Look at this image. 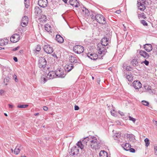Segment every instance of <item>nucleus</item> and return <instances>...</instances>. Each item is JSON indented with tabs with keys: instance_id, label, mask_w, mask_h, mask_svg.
Masks as SVG:
<instances>
[{
	"instance_id": "bb28decb",
	"label": "nucleus",
	"mask_w": 157,
	"mask_h": 157,
	"mask_svg": "<svg viewBox=\"0 0 157 157\" xmlns=\"http://www.w3.org/2000/svg\"><path fill=\"white\" fill-rule=\"evenodd\" d=\"M99 155L100 157H108V153L105 151H101Z\"/></svg>"
},
{
	"instance_id": "7c9ffc66",
	"label": "nucleus",
	"mask_w": 157,
	"mask_h": 157,
	"mask_svg": "<svg viewBox=\"0 0 157 157\" xmlns=\"http://www.w3.org/2000/svg\"><path fill=\"white\" fill-rule=\"evenodd\" d=\"M34 10V12L36 13V14H38L42 12L41 10L39 7L37 6H36L35 7Z\"/></svg>"
},
{
	"instance_id": "a19ab883",
	"label": "nucleus",
	"mask_w": 157,
	"mask_h": 157,
	"mask_svg": "<svg viewBox=\"0 0 157 157\" xmlns=\"http://www.w3.org/2000/svg\"><path fill=\"white\" fill-rule=\"evenodd\" d=\"M9 78L8 77L5 78L4 79V83H5L6 82V85H7V83L9 82Z\"/></svg>"
},
{
	"instance_id": "aec40b11",
	"label": "nucleus",
	"mask_w": 157,
	"mask_h": 157,
	"mask_svg": "<svg viewBox=\"0 0 157 157\" xmlns=\"http://www.w3.org/2000/svg\"><path fill=\"white\" fill-rule=\"evenodd\" d=\"M47 75L49 77L48 78L50 79H53L54 78L56 77V71H49L48 74Z\"/></svg>"
},
{
	"instance_id": "8fccbe9b",
	"label": "nucleus",
	"mask_w": 157,
	"mask_h": 157,
	"mask_svg": "<svg viewBox=\"0 0 157 157\" xmlns=\"http://www.w3.org/2000/svg\"><path fill=\"white\" fill-rule=\"evenodd\" d=\"M19 48H20V47L19 46L15 47L13 49V51H16Z\"/></svg>"
},
{
	"instance_id": "a878e982",
	"label": "nucleus",
	"mask_w": 157,
	"mask_h": 157,
	"mask_svg": "<svg viewBox=\"0 0 157 157\" xmlns=\"http://www.w3.org/2000/svg\"><path fill=\"white\" fill-rule=\"evenodd\" d=\"M137 4L139 5L138 6L139 9L141 11H144L146 9L144 5L140 2H138Z\"/></svg>"
},
{
	"instance_id": "7ed1b4c3",
	"label": "nucleus",
	"mask_w": 157,
	"mask_h": 157,
	"mask_svg": "<svg viewBox=\"0 0 157 157\" xmlns=\"http://www.w3.org/2000/svg\"><path fill=\"white\" fill-rule=\"evenodd\" d=\"M97 46L99 54H102L103 55L105 54L107 52L106 48H108V47H105L104 46L100 44H98L97 45Z\"/></svg>"
},
{
	"instance_id": "c03bdc74",
	"label": "nucleus",
	"mask_w": 157,
	"mask_h": 157,
	"mask_svg": "<svg viewBox=\"0 0 157 157\" xmlns=\"http://www.w3.org/2000/svg\"><path fill=\"white\" fill-rule=\"evenodd\" d=\"M132 69V67L129 66H127L126 68L125 69L128 71H131V69Z\"/></svg>"
},
{
	"instance_id": "a18cd8bd",
	"label": "nucleus",
	"mask_w": 157,
	"mask_h": 157,
	"mask_svg": "<svg viewBox=\"0 0 157 157\" xmlns=\"http://www.w3.org/2000/svg\"><path fill=\"white\" fill-rule=\"evenodd\" d=\"M129 119L130 120L132 121L133 122H135L136 121V119L134 118L131 116H129L128 117Z\"/></svg>"
},
{
	"instance_id": "4468645a",
	"label": "nucleus",
	"mask_w": 157,
	"mask_h": 157,
	"mask_svg": "<svg viewBox=\"0 0 157 157\" xmlns=\"http://www.w3.org/2000/svg\"><path fill=\"white\" fill-rule=\"evenodd\" d=\"M48 4L47 0H39L38 1V5L40 6L43 8L47 6Z\"/></svg>"
},
{
	"instance_id": "f3484780",
	"label": "nucleus",
	"mask_w": 157,
	"mask_h": 157,
	"mask_svg": "<svg viewBox=\"0 0 157 157\" xmlns=\"http://www.w3.org/2000/svg\"><path fill=\"white\" fill-rule=\"evenodd\" d=\"M69 3L71 5L75 7H78L79 4L78 1L77 0H70Z\"/></svg>"
},
{
	"instance_id": "69168bd1",
	"label": "nucleus",
	"mask_w": 157,
	"mask_h": 157,
	"mask_svg": "<svg viewBox=\"0 0 157 157\" xmlns=\"http://www.w3.org/2000/svg\"><path fill=\"white\" fill-rule=\"evenodd\" d=\"M52 56H53L54 57H57V56H56V55L55 54H52Z\"/></svg>"
},
{
	"instance_id": "9b49d317",
	"label": "nucleus",
	"mask_w": 157,
	"mask_h": 157,
	"mask_svg": "<svg viewBox=\"0 0 157 157\" xmlns=\"http://www.w3.org/2000/svg\"><path fill=\"white\" fill-rule=\"evenodd\" d=\"M20 35L15 33L13 34L10 38V41L12 43H16L20 40Z\"/></svg>"
},
{
	"instance_id": "20e7f679",
	"label": "nucleus",
	"mask_w": 157,
	"mask_h": 157,
	"mask_svg": "<svg viewBox=\"0 0 157 157\" xmlns=\"http://www.w3.org/2000/svg\"><path fill=\"white\" fill-rule=\"evenodd\" d=\"M47 64V60L44 57H41L39 58L38 60V66L40 68H44L46 66Z\"/></svg>"
},
{
	"instance_id": "9d476101",
	"label": "nucleus",
	"mask_w": 157,
	"mask_h": 157,
	"mask_svg": "<svg viewBox=\"0 0 157 157\" xmlns=\"http://www.w3.org/2000/svg\"><path fill=\"white\" fill-rule=\"evenodd\" d=\"M44 49L46 53L49 54L52 53L53 51L52 47L48 44L45 45L44 46Z\"/></svg>"
},
{
	"instance_id": "58836bf2",
	"label": "nucleus",
	"mask_w": 157,
	"mask_h": 157,
	"mask_svg": "<svg viewBox=\"0 0 157 157\" xmlns=\"http://www.w3.org/2000/svg\"><path fill=\"white\" fill-rule=\"evenodd\" d=\"M29 0L27 2H24V4L26 8H28L29 6Z\"/></svg>"
},
{
	"instance_id": "c85d7f7f",
	"label": "nucleus",
	"mask_w": 157,
	"mask_h": 157,
	"mask_svg": "<svg viewBox=\"0 0 157 157\" xmlns=\"http://www.w3.org/2000/svg\"><path fill=\"white\" fill-rule=\"evenodd\" d=\"M69 60L71 63H77V60L76 59V58L72 56H70L69 57Z\"/></svg>"
},
{
	"instance_id": "f704fd0d",
	"label": "nucleus",
	"mask_w": 157,
	"mask_h": 157,
	"mask_svg": "<svg viewBox=\"0 0 157 157\" xmlns=\"http://www.w3.org/2000/svg\"><path fill=\"white\" fill-rule=\"evenodd\" d=\"M144 141L145 144V146L147 147L150 144V142L149 139L147 138H146L145 139Z\"/></svg>"
},
{
	"instance_id": "49530a36",
	"label": "nucleus",
	"mask_w": 157,
	"mask_h": 157,
	"mask_svg": "<svg viewBox=\"0 0 157 157\" xmlns=\"http://www.w3.org/2000/svg\"><path fill=\"white\" fill-rule=\"evenodd\" d=\"M129 151L132 153H135L136 151L133 148H130L129 149Z\"/></svg>"
},
{
	"instance_id": "cd10ccee",
	"label": "nucleus",
	"mask_w": 157,
	"mask_h": 157,
	"mask_svg": "<svg viewBox=\"0 0 157 157\" xmlns=\"http://www.w3.org/2000/svg\"><path fill=\"white\" fill-rule=\"evenodd\" d=\"M8 40L6 38L0 40V45L3 46L8 44Z\"/></svg>"
},
{
	"instance_id": "423d86ee",
	"label": "nucleus",
	"mask_w": 157,
	"mask_h": 157,
	"mask_svg": "<svg viewBox=\"0 0 157 157\" xmlns=\"http://www.w3.org/2000/svg\"><path fill=\"white\" fill-rule=\"evenodd\" d=\"M56 76L57 78H63L66 75V72L63 69H57L56 71Z\"/></svg>"
},
{
	"instance_id": "b1692460",
	"label": "nucleus",
	"mask_w": 157,
	"mask_h": 157,
	"mask_svg": "<svg viewBox=\"0 0 157 157\" xmlns=\"http://www.w3.org/2000/svg\"><path fill=\"white\" fill-rule=\"evenodd\" d=\"M138 59H136L135 58L133 59L131 62V63L132 65L134 67H136L138 66V62L137 61Z\"/></svg>"
},
{
	"instance_id": "f8f14e48",
	"label": "nucleus",
	"mask_w": 157,
	"mask_h": 157,
	"mask_svg": "<svg viewBox=\"0 0 157 157\" xmlns=\"http://www.w3.org/2000/svg\"><path fill=\"white\" fill-rule=\"evenodd\" d=\"M133 85L136 89H139L142 87V84L138 80L134 81L133 82Z\"/></svg>"
},
{
	"instance_id": "f03ea898",
	"label": "nucleus",
	"mask_w": 157,
	"mask_h": 157,
	"mask_svg": "<svg viewBox=\"0 0 157 157\" xmlns=\"http://www.w3.org/2000/svg\"><path fill=\"white\" fill-rule=\"evenodd\" d=\"M90 142L89 145H88V148L91 147L92 149H95L99 148L100 147L99 145V143L98 142L96 137H93L92 138L91 137Z\"/></svg>"
},
{
	"instance_id": "ddd939ff",
	"label": "nucleus",
	"mask_w": 157,
	"mask_h": 157,
	"mask_svg": "<svg viewBox=\"0 0 157 157\" xmlns=\"http://www.w3.org/2000/svg\"><path fill=\"white\" fill-rule=\"evenodd\" d=\"M88 57L91 60H95L98 58V55L95 53H91L89 52L87 54Z\"/></svg>"
},
{
	"instance_id": "5701e85b",
	"label": "nucleus",
	"mask_w": 157,
	"mask_h": 157,
	"mask_svg": "<svg viewBox=\"0 0 157 157\" xmlns=\"http://www.w3.org/2000/svg\"><path fill=\"white\" fill-rule=\"evenodd\" d=\"M121 146L125 150L128 151L129 148L131 147V145L130 144L126 143L125 144H122Z\"/></svg>"
},
{
	"instance_id": "79ce46f5",
	"label": "nucleus",
	"mask_w": 157,
	"mask_h": 157,
	"mask_svg": "<svg viewBox=\"0 0 157 157\" xmlns=\"http://www.w3.org/2000/svg\"><path fill=\"white\" fill-rule=\"evenodd\" d=\"M91 19L94 21L95 20L96 21V18L97 17V14L96 15H94L93 14L91 15Z\"/></svg>"
},
{
	"instance_id": "37998d69",
	"label": "nucleus",
	"mask_w": 157,
	"mask_h": 157,
	"mask_svg": "<svg viewBox=\"0 0 157 157\" xmlns=\"http://www.w3.org/2000/svg\"><path fill=\"white\" fill-rule=\"evenodd\" d=\"M144 63L146 66H148L149 64V62L146 59H145L144 61L142 62L141 63Z\"/></svg>"
},
{
	"instance_id": "2f4dec72",
	"label": "nucleus",
	"mask_w": 157,
	"mask_h": 157,
	"mask_svg": "<svg viewBox=\"0 0 157 157\" xmlns=\"http://www.w3.org/2000/svg\"><path fill=\"white\" fill-rule=\"evenodd\" d=\"M82 11L83 12V13L86 16H87L89 15V10L85 7L83 8L82 9Z\"/></svg>"
},
{
	"instance_id": "f257e3e1",
	"label": "nucleus",
	"mask_w": 157,
	"mask_h": 157,
	"mask_svg": "<svg viewBox=\"0 0 157 157\" xmlns=\"http://www.w3.org/2000/svg\"><path fill=\"white\" fill-rule=\"evenodd\" d=\"M90 138L89 137H86L84 138L82 141H79L76 144L77 146L80 147L81 149H83L84 147H87V146L88 147V145L90 144Z\"/></svg>"
},
{
	"instance_id": "39448f33",
	"label": "nucleus",
	"mask_w": 157,
	"mask_h": 157,
	"mask_svg": "<svg viewBox=\"0 0 157 157\" xmlns=\"http://www.w3.org/2000/svg\"><path fill=\"white\" fill-rule=\"evenodd\" d=\"M73 50L75 52L79 54L83 52L84 48L82 46L77 45L74 46Z\"/></svg>"
},
{
	"instance_id": "09e8293b",
	"label": "nucleus",
	"mask_w": 157,
	"mask_h": 157,
	"mask_svg": "<svg viewBox=\"0 0 157 157\" xmlns=\"http://www.w3.org/2000/svg\"><path fill=\"white\" fill-rule=\"evenodd\" d=\"M79 107L77 105H75L74 107V109L75 110H78L79 109Z\"/></svg>"
},
{
	"instance_id": "4c0bfd02",
	"label": "nucleus",
	"mask_w": 157,
	"mask_h": 157,
	"mask_svg": "<svg viewBox=\"0 0 157 157\" xmlns=\"http://www.w3.org/2000/svg\"><path fill=\"white\" fill-rule=\"evenodd\" d=\"M141 23L144 26H147L148 25L147 23L144 20H142L141 21Z\"/></svg>"
},
{
	"instance_id": "c756f323",
	"label": "nucleus",
	"mask_w": 157,
	"mask_h": 157,
	"mask_svg": "<svg viewBox=\"0 0 157 157\" xmlns=\"http://www.w3.org/2000/svg\"><path fill=\"white\" fill-rule=\"evenodd\" d=\"M45 29L48 32H52V27L48 24H46L45 25Z\"/></svg>"
},
{
	"instance_id": "6ab92c4d",
	"label": "nucleus",
	"mask_w": 157,
	"mask_h": 157,
	"mask_svg": "<svg viewBox=\"0 0 157 157\" xmlns=\"http://www.w3.org/2000/svg\"><path fill=\"white\" fill-rule=\"evenodd\" d=\"M124 77L129 82H132L133 80V77L132 74H130L129 72L128 73L125 74L124 75Z\"/></svg>"
},
{
	"instance_id": "e2e57ef3",
	"label": "nucleus",
	"mask_w": 157,
	"mask_h": 157,
	"mask_svg": "<svg viewBox=\"0 0 157 157\" xmlns=\"http://www.w3.org/2000/svg\"><path fill=\"white\" fill-rule=\"evenodd\" d=\"M62 1L65 3H67V0H62Z\"/></svg>"
},
{
	"instance_id": "0eeeda50",
	"label": "nucleus",
	"mask_w": 157,
	"mask_h": 157,
	"mask_svg": "<svg viewBox=\"0 0 157 157\" xmlns=\"http://www.w3.org/2000/svg\"><path fill=\"white\" fill-rule=\"evenodd\" d=\"M80 147L78 146H74L72 147L69 153L70 155L73 156L75 155H77L79 153V148Z\"/></svg>"
},
{
	"instance_id": "bf43d9fd",
	"label": "nucleus",
	"mask_w": 157,
	"mask_h": 157,
	"mask_svg": "<svg viewBox=\"0 0 157 157\" xmlns=\"http://www.w3.org/2000/svg\"><path fill=\"white\" fill-rule=\"evenodd\" d=\"M121 11L120 10H117L116 11V13H118V14L120 13H121Z\"/></svg>"
},
{
	"instance_id": "473e14b6",
	"label": "nucleus",
	"mask_w": 157,
	"mask_h": 157,
	"mask_svg": "<svg viewBox=\"0 0 157 157\" xmlns=\"http://www.w3.org/2000/svg\"><path fill=\"white\" fill-rule=\"evenodd\" d=\"M138 17L139 19H140V17H142L144 19L146 18L145 15L143 13H142L141 14H138Z\"/></svg>"
},
{
	"instance_id": "6e6552de",
	"label": "nucleus",
	"mask_w": 157,
	"mask_h": 157,
	"mask_svg": "<svg viewBox=\"0 0 157 157\" xmlns=\"http://www.w3.org/2000/svg\"><path fill=\"white\" fill-rule=\"evenodd\" d=\"M96 21L100 24H105L106 23L105 18L103 15L99 14H97Z\"/></svg>"
},
{
	"instance_id": "864d4df0",
	"label": "nucleus",
	"mask_w": 157,
	"mask_h": 157,
	"mask_svg": "<svg viewBox=\"0 0 157 157\" xmlns=\"http://www.w3.org/2000/svg\"><path fill=\"white\" fill-rule=\"evenodd\" d=\"M13 60H14V61L15 62H17L18 61V59H17V57H13Z\"/></svg>"
},
{
	"instance_id": "4d7b16f0",
	"label": "nucleus",
	"mask_w": 157,
	"mask_h": 157,
	"mask_svg": "<svg viewBox=\"0 0 157 157\" xmlns=\"http://www.w3.org/2000/svg\"><path fill=\"white\" fill-rule=\"evenodd\" d=\"M41 79V80H42V79L43 80L44 83H45V82L46 81V79L45 77H43V78H42Z\"/></svg>"
},
{
	"instance_id": "13d9d810",
	"label": "nucleus",
	"mask_w": 157,
	"mask_h": 157,
	"mask_svg": "<svg viewBox=\"0 0 157 157\" xmlns=\"http://www.w3.org/2000/svg\"><path fill=\"white\" fill-rule=\"evenodd\" d=\"M42 18L44 19V21H46V16L45 15H43L42 17Z\"/></svg>"
},
{
	"instance_id": "a211bd4d",
	"label": "nucleus",
	"mask_w": 157,
	"mask_h": 157,
	"mask_svg": "<svg viewBox=\"0 0 157 157\" xmlns=\"http://www.w3.org/2000/svg\"><path fill=\"white\" fill-rule=\"evenodd\" d=\"M144 47L145 50L147 52H150L152 49V46L150 44H147L144 45Z\"/></svg>"
},
{
	"instance_id": "c9c22d12",
	"label": "nucleus",
	"mask_w": 157,
	"mask_h": 157,
	"mask_svg": "<svg viewBox=\"0 0 157 157\" xmlns=\"http://www.w3.org/2000/svg\"><path fill=\"white\" fill-rule=\"evenodd\" d=\"M28 106V105H18L17 106V107L19 108H25Z\"/></svg>"
},
{
	"instance_id": "4be33fe9",
	"label": "nucleus",
	"mask_w": 157,
	"mask_h": 157,
	"mask_svg": "<svg viewBox=\"0 0 157 157\" xmlns=\"http://www.w3.org/2000/svg\"><path fill=\"white\" fill-rule=\"evenodd\" d=\"M56 40L60 43H63L64 41L63 38L60 35L57 34L56 35Z\"/></svg>"
},
{
	"instance_id": "412c9836",
	"label": "nucleus",
	"mask_w": 157,
	"mask_h": 157,
	"mask_svg": "<svg viewBox=\"0 0 157 157\" xmlns=\"http://www.w3.org/2000/svg\"><path fill=\"white\" fill-rule=\"evenodd\" d=\"M74 67V66L72 64L66 65L65 67V72L70 71Z\"/></svg>"
},
{
	"instance_id": "052dcab7",
	"label": "nucleus",
	"mask_w": 157,
	"mask_h": 157,
	"mask_svg": "<svg viewBox=\"0 0 157 157\" xmlns=\"http://www.w3.org/2000/svg\"><path fill=\"white\" fill-rule=\"evenodd\" d=\"M4 91L3 90H0V94H2L4 93Z\"/></svg>"
},
{
	"instance_id": "5fc2aeb1",
	"label": "nucleus",
	"mask_w": 157,
	"mask_h": 157,
	"mask_svg": "<svg viewBox=\"0 0 157 157\" xmlns=\"http://www.w3.org/2000/svg\"><path fill=\"white\" fill-rule=\"evenodd\" d=\"M48 108L46 106H44L43 107V109L45 111H47L48 110Z\"/></svg>"
},
{
	"instance_id": "ea45409f",
	"label": "nucleus",
	"mask_w": 157,
	"mask_h": 157,
	"mask_svg": "<svg viewBox=\"0 0 157 157\" xmlns=\"http://www.w3.org/2000/svg\"><path fill=\"white\" fill-rule=\"evenodd\" d=\"M41 47L39 45L37 46L36 48V51L37 52H39L41 50Z\"/></svg>"
},
{
	"instance_id": "338daca9",
	"label": "nucleus",
	"mask_w": 157,
	"mask_h": 157,
	"mask_svg": "<svg viewBox=\"0 0 157 157\" xmlns=\"http://www.w3.org/2000/svg\"><path fill=\"white\" fill-rule=\"evenodd\" d=\"M18 148H20V150L23 149V147L21 146H20Z\"/></svg>"
},
{
	"instance_id": "de8ad7c7",
	"label": "nucleus",
	"mask_w": 157,
	"mask_h": 157,
	"mask_svg": "<svg viewBox=\"0 0 157 157\" xmlns=\"http://www.w3.org/2000/svg\"><path fill=\"white\" fill-rule=\"evenodd\" d=\"M13 78L14 79L16 82L18 81V79L17 78V76L15 74L13 76Z\"/></svg>"
},
{
	"instance_id": "774afa93",
	"label": "nucleus",
	"mask_w": 157,
	"mask_h": 157,
	"mask_svg": "<svg viewBox=\"0 0 157 157\" xmlns=\"http://www.w3.org/2000/svg\"><path fill=\"white\" fill-rule=\"evenodd\" d=\"M39 113H36L34 114V115L35 116H37L39 115Z\"/></svg>"
},
{
	"instance_id": "dca6fc26",
	"label": "nucleus",
	"mask_w": 157,
	"mask_h": 157,
	"mask_svg": "<svg viewBox=\"0 0 157 157\" xmlns=\"http://www.w3.org/2000/svg\"><path fill=\"white\" fill-rule=\"evenodd\" d=\"M139 54L140 56L146 59H148L150 56L149 54L144 51L140 50Z\"/></svg>"
},
{
	"instance_id": "393cba45",
	"label": "nucleus",
	"mask_w": 157,
	"mask_h": 157,
	"mask_svg": "<svg viewBox=\"0 0 157 157\" xmlns=\"http://www.w3.org/2000/svg\"><path fill=\"white\" fill-rule=\"evenodd\" d=\"M52 3L54 7H56V6H57L60 5L61 1V0H53L52 1Z\"/></svg>"
},
{
	"instance_id": "e433bc0d",
	"label": "nucleus",
	"mask_w": 157,
	"mask_h": 157,
	"mask_svg": "<svg viewBox=\"0 0 157 157\" xmlns=\"http://www.w3.org/2000/svg\"><path fill=\"white\" fill-rule=\"evenodd\" d=\"M141 103L143 105L145 106H148L149 105V103L148 101H142Z\"/></svg>"
},
{
	"instance_id": "680f3d73",
	"label": "nucleus",
	"mask_w": 157,
	"mask_h": 157,
	"mask_svg": "<svg viewBox=\"0 0 157 157\" xmlns=\"http://www.w3.org/2000/svg\"><path fill=\"white\" fill-rule=\"evenodd\" d=\"M9 106V108H13V105H10V104H8Z\"/></svg>"
},
{
	"instance_id": "6e6d98bb",
	"label": "nucleus",
	"mask_w": 157,
	"mask_h": 157,
	"mask_svg": "<svg viewBox=\"0 0 157 157\" xmlns=\"http://www.w3.org/2000/svg\"><path fill=\"white\" fill-rule=\"evenodd\" d=\"M119 113L121 116H124V114L123 112H121L120 111H119Z\"/></svg>"
},
{
	"instance_id": "3c124183",
	"label": "nucleus",
	"mask_w": 157,
	"mask_h": 157,
	"mask_svg": "<svg viewBox=\"0 0 157 157\" xmlns=\"http://www.w3.org/2000/svg\"><path fill=\"white\" fill-rule=\"evenodd\" d=\"M133 136V135H130L129 134H127V137L128 138H129L130 139V138H132V137Z\"/></svg>"
},
{
	"instance_id": "0e129e2a",
	"label": "nucleus",
	"mask_w": 157,
	"mask_h": 157,
	"mask_svg": "<svg viewBox=\"0 0 157 157\" xmlns=\"http://www.w3.org/2000/svg\"><path fill=\"white\" fill-rule=\"evenodd\" d=\"M120 136L121 135L120 134H118L117 135H116V136L117 137H120Z\"/></svg>"
},
{
	"instance_id": "72a5a7b5",
	"label": "nucleus",
	"mask_w": 157,
	"mask_h": 157,
	"mask_svg": "<svg viewBox=\"0 0 157 157\" xmlns=\"http://www.w3.org/2000/svg\"><path fill=\"white\" fill-rule=\"evenodd\" d=\"M20 151L19 148H17V146L16 148L14 150V152L15 154L17 155L19 154Z\"/></svg>"
},
{
	"instance_id": "1a4fd4ad",
	"label": "nucleus",
	"mask_w": 157,
	"mask_h": 157,
	"mask_svg": "<svg viewBox=\"0 0 157 157\" xmlns=\"http://www.w3.org/2000/svg\"><path fill=\"white\" fill-rule=\"evenodd\" d=\"M101 43L100 44H101L105 47L107 46L109 43H110V41L109 38H108L107 37V35L106 36L103 38L101 41Z\"/></svg>"
},
{
	"instance_id": "603ef678",
	"label": "nucleus",
	"mask_w": 157,
	"mask_h": 157,
	"mask_svg": "<svg viewBox=\"0 0 157 157\" xmlns=\"http://www.w3.org/2000/svg\"><path fill=\"white\" fill-rule=\"evenodd\" d=\"M155 152L156 155H157V147H154Z\"/></svg>"
},
{
	"instance_id": "2eb2a0df",
	"label": "nucleus",
	"mask_w": 157,
	"mask_h": 157,
	"mask_svg": "<svg viewBox=\"0 0 157 157\" xmlns=\"http://www.w3.org/2000/svg\"><path fill=\"white\" fill-rule=\"evenodd\" d=\"M28 17L26 16H24L21 20V25L23 27H25L28 24Z\"/></svg>"
}]
</instances>
